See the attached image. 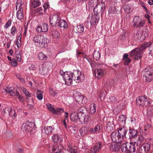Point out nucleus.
Returning a JSON list of instances; mask_svg holds the SVG:
<instances>
[{"label": "nucleus", "mask_w": 153, "mask_h": 153, "mask_svg": "<svg viewBox=\"0 0 153 153\" xmlns=\"http://www.w3.org/2000/svg\"><path fill=\"white\" fill-rule=\"evenodd\" d=\"M120 148L122 151L125 153L136 152L135 145L133 144V142H130V143L126 142L123 143Z\"/></svg>", "instance_id": "1"}, {"label": "nucleus", "mask_w": 153, "mask_h": 153, "mask_svg": "<svg viewBox=\"0 0 153 153\" xmlns=\"http://www.w3.org/2000/svg\"><path fill=\"white\" fill-rule=\"evenodd\" d=\"M47 39L46 37L41 35H36L33 38V41L36 43L39 44L41 48H44L47 46Z\"/></svg>", "instance_id": "2"}, {"label": "nucleus", "mask_w": 153, "mask_h": 153, "mask_svg": "<svg viewBox=\"0 0 153 153\" xmlns=\"http://www.w3.org/2000/svg\"><path fill=\"white\" fill-rule=\"evenodd\" d=\"M71 74L72 76L70 77L72 80V83L73 79L76 82L79 83L82 82L85 79L84 74H82L81 71L78 70H75L73 73L71 72Z\"/></svg>", "instance_id": "3"}, {"label": "nucleus", "mask_w": 153, "mask_h": 153, "mask_svg": "<svg viewBox=\"0 0 153 153\" xmlns=\"http://www.w3.org/2000/svg\"><path fill=\"white\" fill-rule=\"evenodd\" d=\"M136 102L137 104L143 107L149 106L151 104L149 99H147V97L145 96L139 97L137 98Z\"/></svg>", "instance_id": "4"}, {"label": "nucleus", "mask_w": 153, "mask_h": 153, "mask_svg": "<svg viewBox=\"0 0 153 153\" xmlns=\"http://www.w3.org/2000/svg\"><path fill=\"white\" fill-rule=\"evenodd\" d=\"M60 74L63 76L65 84L68 85H71L72 84V80L71 78L72 76L71 72L67 71L64 72L62 70H60Z\"/></svg>", "instance_id": "5"}, {"label": "nucleus", "mask_w": 153, "mask_h": 153, "mask_svg": "<svg viewBox=\"0 0 153 153\" xmlns=\"http://www.w3.org/2000/svg\"><path fill=\"white\" fill-rule=\"evenodd\" d=\"M143 76L146 77V82H150L153 79V68L149 67L143 71Z\"/></svg>", "instance_id": "6"}, {"label": "nucleus", "mask_w": 153, "mask_h": 153, "mask_svg": "<svg viewBox=\"0 0 153 153\" xmlns=\"http://www.w3.org/2000/svg\"><path fill=\"white\" fill-rule=\"evenodd\" d=\"M105 4L101 2L97 4L95 7L94 8V13L95 16H98L100 13H103L105 10Z\"/></svg>", "instance_id": "7"}, {"label": "nucleus", "mask_w": 153, "mask_h": 153, "mask_svg": "<svg viewBox=\"0 0 153 153\" xmlns=\"http://www.w3.org/2000/svg\"><path fill=\"white\" fill-rule=\"evenodd\" d=\"M35 126L34 123L27 120L25 123H24L22 124L21 129L23 131L27 132L29 130H31L32 128H33Z\"/></svg>", "instance_id": "8"}, {"label": "nucleus", "mask_w": 153, "mask_h": 153, "mask_svg": "<svg viewBox=\"0 0 153 153\" xmlns=\"http://www.w3.org/2000/svg\"><path fill=\"white\" fill-rule=\"evenodd\" d=\"M142 52L139 48H137L132 50L130 53L131 57H133L134 59H140L142 57Z\"/></svg>", "instance_id": "9"}, {"label": "nucleus", "mask_w": 153, "mask_h": 153, "mask_svg": "<svg viewBox=\"0 0 153 153\" xmlns=\"http://www.w3.org/2000/svg\"><path fill=\"white\" fill-rule=\"evenodd\" d=\"M111 139L113 142L121 143L123 139L120 135L116 132H113L111 135Z\"/></svg>", "instance_id": "10"}, {"label": "nucleus", "mask_w": 153, "mask_h": 153, "mask_svg": "<svg viewBox=\"0 0 153 153\" xmlns=\"http://www.w3.org/2000/svg\"><path fill=\"white\" fill-rule=\"evenodd\" d=\"M48 25L45 23H42L39 24L36 28L37 33H45L48 31Z\"/></svg>", "instance_id": "11"}, {"label": "nucleus", "mask_w": 153, "mask_h": 153, "mask_svg": "<svg viewBox=\"0 0 153 153\" xmlns=\"http://www.w3.org/2000/svg\"><path fill=\"white\" fill-rule=\"evenodd\" d=\"M150 149V145L148 143H146L139 146L138 152L139 153H148Z\"/></svg>", "instance_id": "12"}, {"label": "nucleus", "mask_w": 153, "mask_h": 153, "mask_svg": "<svg viewBox=\"0 0 153 153\" xmlns=\"http://www.w3.org/2000/svg\"><path fill=\"white\" fill-rule=\"evenodd\" d=\"M59 18L57 14L51 15L50 17V24L52 26H56L57 25L59 21Z\"/></svg>", "instance_id": "13"}, {"label": "nucleus", "mask_w": 153, "mask_h": 153, "mask_svg": "<svg viewBox=\"0 0 153 153\" xmlns=\"http://www.w3.org/2000/svg\"><path fill=\"white\" fill-rule=\"evenodd\" d=\"M79 120L82 124H85L87 123L90 118L88 115H86V114H78Z\"/></svg>", "instance_id": "14"}, {"label": "nucleus", "mask_w": 153, "mask_h": 153, "mask_svg": "<svg viewBox=\"0 0 153 153\" xmlns=\"http://www.w3.org/2000/svg\"><path fill=\"white\" fill-rule=\"evenodd\" d=\"M102 147V145L101 142H99L96 143L94 146L91 148L90 152V153H96L99 151Z\"/></svg>", "instance_id": "15"}, {"label": "nucleus", "mask_w": 153, "mask_h": 153, "mask_svg": "<svg viewBox=\"0 0 153 153\" xmlns=\"http://www.w3.org/2000/svg\"><path fill=\"white\" fill-rule=\"evenodd\" d=\"M6 93H8L9 95L11 96H13L16 95L18 97L20 96L19 92L18 91H16V93L15 92V89L13 87H7L5 91Z\"/></svg>", "instance_id": "16"}, {"label": "nucleus", "mask_w": 153, "mask_h": 153, "mask_svg": "<svg viewBox=\"0 0 153 153\" xmlns=\"http://www.w3.org/2000/svg\"><path fill=\"white\" fill-rule=\"evenodd\" d=\"M79 131L82 136L88 135L91 133L90 129L87 126L81 128L79 130Z\"/></svg>", "instance_id": "17"}, {"label": "nucleus", "mask_w": 153, "mask_h": 153, "mask_svg": "<svg viewBox=\"0 0 153 153\" xmlns=\"http://www.w3.org/2000/svg\"><path fill=\"white\" fill-rule=\"evenodd\" d=\"M75 98L76 102H80L82 104L86 103L85 101V100H86V98L81 95L79 93L78 94H76Z\"/></svg>", "instance_id": "18"}, {"label": "nucleus", "mask_w": 153, "mask_h": 153, "mask_svg": "<svg viewBox=\"0 0 153 153\" xmlns=\"http://www.w3.org/2000/svg\"><path fill=\"white\" fill-rule=\"evenodd\" d=\"M117 130L118 133H117L121 136L123 139H124L127 132L126 129L124 127H120L117 128Z\"/></svg>", "instance_id": "19"}, {"label": "nucleus", "mask_w": 153, "mask_h": 153, "mask_svg": "<svg viewBox=\"0 0 153 153\" xmlns=\"http://www.w3.org/2000/svg\"><path fill=\"white\" fill-rule=\"evenodd\" d=\"M53 142L54 143H60L62 141V136L57 134H55L52 137Z\"/></svg>", "instance_id": "20"}, {"label": "nucleus", "mask_w": 153, "mask_h": 153, "mask_svg": "<svg viewBox=\"0 0 153 153\" xmlns=\"http://www.w3.org/2000/svg\"><path fill=\"white\" fill-rule=\"evenodd\" d=\"M104 72L102 69L98 68L95 71V75L96 78L100 79L104 75Z\"/></svg>", "instance_id": "21"}, {"label": "nucleus", "mask_w": 153, "mask_h": 153, "mask_svg": "<svg viewBox=\"0 0 153 153\" xmlns=\"http://www.w3.org/2000/svg\"><path fill=\"white\" fill-rule=\"evenodd\" d=\"M143 30H137L134 32V36L136 40H141V37L143 36Z\"/></svg>", "instance_id": "22"}, {"label": "nucleus", "mask_w": 153, "mask_h": 153, "mask_svg": "<svg viewBox=\"0 0 153 153\" xmlns=\"http://www.w3.org/2000/svg\"><path fill=\"white\" fill-rule=\"evenodd\" d=\"M121 144L116 143L114 145L111 144L110 145L111 150L115 152L118 151L120 149V145Z\"/></svg>", "instance_id": "23"}, {"label": "nucleus", "mask_w": 153, "mask_h": 153, "mask_svg": "<svg viewBox=\"0 0 153 153\" xmlns=\"http://www.w3.org/2000/svg\"><path fill=\"white\" fill-rule=\"evenodd\" d=\"M39 68V72L40 74L44 75L47 74V70L45 64L44 63L42 64L41 66Z\"/></svg>", "instance_id": "24"}, {"label": "nucleus", "mask_w": 153, "mask_h": 153, "mask_svg": "<svg viewBox=\"0 0 153 153\" xmlns=\"http://www.w3.org/2000/svg\"><path fill=\"white\" fill-rule=\"evenodd\" d=\"M16 17L19 20H21L23 18V9L22 7L20 8L17 11Z\"/></svg>", "instance_id": "25"}, {"label": "nucleus", "mask_w": 153, "mask_h": 153, "mask_svg": "<svg viewBox=\"0 0 153 153\" xmlns=\"http://www.w3.org/2000/svg\"><path fill=\"white\" fill-rule=\"evenodd\" d=\"M7 110L9 115L13 119H15L16 116L15 110L12 109L11 107H8Z\"/></svg>", "instance_id": "26"}, {"label": "nucleus", "mask_w": 153, "mask_h": 153, "mask_svg": "<svg viewBox=\"0 0 153 153\" xmlns=\"http://www.w3.org/2000/svg\"><path fill=\"white\" fill-rule=\"evenodd\" d=\"M99 16H92L90 20V24L91 25H94L98 21L99 19Z\"/></svg>", "instance_id": "27"}, {"label": "nucleus", "mask_w": 153, "mask_h": 153, "mask_svg": "<svg viewBox=\"0 0 153 153\" xmlns=\"http://www.w3.org/2000/svg\"><path fill=\"white\" fill-rule=\"evenodd\" d=\"M137 132L136 130L132 129H129V136L130 138H136L137 136Z\"/></svg>", "instance_id": "28"}, {"label": "nucleus", "mask_w": 153, "mask_h": 153, "mask_svg": "<svg viewBox=\"0 0 153 153\" xmlns=\"http://www.w3.org/2000/svg\"><path fill=\"white\" fill-rule=\"evenodd\" d=\"M70 119L73 121H77L79 119L78 114L75 112H73L70 115Z\"/></svg>", "instance_id": "29"}, {"label": "nucleus", "mask_w": 153, "mask_h": 153, "mask_svg": "<svg viewBox=\"0 0 153 153\" xmlns=\"http://www.w3.org/2000/svg\"><path fill=\"white\" fill-rule=\"evenodd\" d=\"M57 26H59L61 27L64 28H66L68 27V25L66 22L64 20H59Z\"/></svg>", "instance_id": "30"}, {"label": "nucleus", "mask_w": 153, "mask_h": 153, "mask_svg": "<svg viewBox=\"0 0 153 153\" xmlns=\"http://www.w3.org/2000/svg\"><path fill=\"white\" fill-rule=\"evenodd\" d=\"M61 146H54L52 148V151L54 153H62L63 151H62V148Z\"/></svg>", "instance_id": "31"}, {"label": "nucleus", "mask_w": 153, "mask_h": 153, "mask_svg": "<svg viewBox=\"0 0 153 153\" xmlns=\"http://www.w3.org/2000/svg\"><path fill=\"white\" fill-rule=\"evenodd\" d=\"M114 125L113 123L109 121L107 123L106 126V130L108 132H110L113 131L114 130L113 127Z\"/></svg>", "instance_id": "32"}, {"label": "nucleus", "mask_w": 153, "mask_h": 153, "mask_svg": "<svg viewBox=\"0 0 153 153\" xmlns=\"http://www.w3.org/2000/svg\"><path fill=\"white\" fill-rule=\"evenodd\" d=\"M39 60L42 61H45L47 59L48 57L46 55L44 54L42 52H40L38 56Z\"/></svg>", "instance_id": "33"}, {"label": "nucleus", "mask_w": 153, "mask_h": 153, "mask_svg": "<svg viewBox=\"0 0 153 153\" xmlns=\"http://www.w3.org/2000/svg\"><path fill=\"white\" fill-rule=\"evenodd\" d=\"M84 27L83 25H79L76 26V33H82L84 32Z\"/></svg>", "instance_id": "34"}, {"label": "nucleus", "mask_w": 153, "mask_h": 153, "mask_svg": "<svg viewBox=\"0 0 153 153\" xmlns=\"http://www.w3.org/2000/svg\"><path fill=\"white\" fill-rule=\"evenodd\" d=\"M45 132L47 134H50L52 133L53 128L51 126H47L44 128Z\"/></svg>", "instance_id": "35"}, {"label": "nucleus", "mask_w": 153, "mask_h": 153, "mask_svg": "<svg viewBox=\"0 0 153 153\" xmlns=\"http://www.w3.org/2000/svg\"><path fill=\"white\" fill-rule=\"evenodd\" d=\"M124 10L127 13L132 11V7L130 4H125L123 6Z\"/></svg>", "instance_id": "36"}, {"label": "nucleus", "mask_w": 153, "mask_h": 153, "mask_svg": "<svg viewBox=\"0 0 153 153\" xmlns=\"http://www.w3.org/2000/svg\"><path fill=\"white\" fill-rule=\"evenodd\" d=\"M100 130V125H97L95 126L94 128H91L90 129V132L91 133L94 134L99 131Z\"/></svg>", "instance_id": "37"}, {"label": "nucleus", "mask_w": 153, "mask_h": 153, "mask_svg": "<svg viewBox=\"0 0 153 153\" xmlns=\"http://www.w3.org/2000/svg\"><path fill=\"white\" fill-rule=\"evenodd\" d=\"M141 19L140 17L138 16H134L133 19V21L132 23L133 24V27H135L137 24L139 22V21Z\"/></svg>", "instance_id": "38"}, {"label": "nucleus", "mask_w": 153, "mask_h": 153, "mask_svg": "<svg viewBox=\"0 0 153 153\" xmlns=\"http://www.w3.org/2000/svg\"><path fill=\"white\" fill-rule=\"evenodd\" d=\"M137 141V145H140L144 140L143 137L141 135H139L137 139H136Z\"/></svg>", "instance_id": "39"}, {"label": "nucleus", "mask_w": 153, "mask_h": 153, "mask_svg": "<svg viewBox=\"0 0 153 153\" xmlns=\"http://www.w3.org/2000/svg\"><path fill=\"white\" fill-rule=\"evenodd\" d=\"M96 2H94V0H90L89 1L88 3V8L90 10H92L93 8H94V7L95 5Z\"/></svg>", "instance_id": "40"}, {"label": "nucleus", "mask_w": 153, "mask_h": 153, "mask_svg": "<svg viewBox=\"0 0 153 153\" xmlns=\"http://www.w3.org/2000/svg\"><path fill=\"white\" fill-rule=\"evenodd\" d=\"M109 13V14L113 13L116 14L117 12V10L115 7L111 6L108 9Z\"/></svg>", "instance_id": "41"}, {"label": "nucleus", "mask_w": 153, "mask_h": 153, "mask_svg": "<svg viewBox=\"0 0 153 153\" xmlns=\"http://www.w3.org/2000/svg\"><path fill=\"white\" fill-rule=\"evenodd\" d=\"M145 22L144 20L141 19L139 21V22L137 23V25L135 26V27L136 28H140L143 27L145 24Z\"/></svg>", "instance_id": "42"}, {"label": "nucleus", "mask_w": 153, "mask_h": 153, "mask_svg": "<svg viewBox=\"0 0 153 153\" xmlns=\"http://www.w3.org/2000/svg\"><path fill=\"white\" fill-rule=\"evenodd\" d=\"M64 112V110L62 108H58L56 109H54L52 113L56 114H59Z\"/></svg>", "instance_id": "43"}, {"label": "nucleus", "mask_w": 153, "mask_h": 153, "mask_svg": "<svg viewBox=\"0 0 153 153\" xmlns=\"http://www.w3.org/2000/svg\"><path fill=\"white\" fill-rule=\"evenodd\" d=\"M100 57V53L99 52L95 51L93 55V58L97 60H99Z\"/></svg>", "instance_id": "44"}, {"label": "nucleus", "mask_w": 153, "mask_h": 153, "mask_svg": "<svg viewBox=\"0 0 153 153\" xmlns=\"http://www.w3.org/2000/svg\"><path fill=\"white\" fill-rule=\"evenodd\" d=\"M41 4V2L39 1L34 0L32 2V6L35 8L40 5Z\"/></svg>", "instance_id": "45"}, {"label": "nucleus", "mask_w": 153, "mask_h": 153, "mask_svg": "<svg viewBox=\"0 0 153 153\" xmlns=\"http://www.w3.org/2000/svg\"><path fill=\"white\" fill-rule=\"evenodd\" d=\"M150 42H146L144 44L142 45L140 47V48H139V49H140V51H142H142L146 49L147 47H148L149 46H150Z\"/></svg>", "instance_id": "46"}, {"label": "nucleus", "mask_w": 153, "mask_h": 153, "mask_svg": "<svg viewBox=\"0 0 153 153\" xmlns=\"http://www.w3.org/2000/svg\"><path fill=\"white\" fill-rule=\"evenodd\" d=\"M95 104L93 103L91 104L90 106V111L91 114H94L96 111Z\"/></svg>", "instance_id": "47"}, {"label": "nucleus", "mask_w": 153, "mask_h": 153, "mask_svg": "<svg viewBox=\"0 0 153 153\" xmlns=\"http://www.w3.org/2000/svg\"><path fill=\"white\" fill-rule=\"evenodd\" d=\"M86 111V108L84 107H82L79 108L78 110V114H85Z\"/></svg>", "instance_id": "48"}, {"label": "nucleus", "mask_w": 153, "mask_h": 153, "mask_svg": "<svg viewBox=\"0 0 153 153\" xmlns=\"http://www.w3.org/2000/svg\"><path fill=\"white\" fill-rule=\"evenodd\" d=\"M17 32V29L15 26H13L11 29L10 33L13 36H14Z\"/></svg>", "instance_id": "49"}, {"label": "nucleus", "mask_w": 153, "mask_h": 153, "mask_svg": "<svg viewBox=\"0 0 153 153\" xmlns=\"http://www.w3.org/2000/svg\"><path fill=\"white\" fill-rule=\"evenodd\" d=\"M68 147L69 149H70L71 153H78L77 147H75L74 148H72L71 145H69Z\"/></svg>", "instance_id": "50"}, {"label": "nucleus", "mask_w": 153, "mask_h": 153, "mask_svg": "<svg viewBox=\"0 0 153 153\" xmlns=\"http://www.w3.org/2000/svg\"><path fill=\"white\" fill-rule=\"evenodd\" d=\"M52 36L53 38H59V33L56 31L53 32Z\"/></svg>", "instance_id": "51"}, {"label": "nucleus", "mask_w": 153, "mask_h": 153, "mask_svg": "<svg viewBox=\"0 0 153 153\" xmlns=\"http://www.w3.org/2000/svg\"><path fill=\"white\" fill-rule=\"evenodd\" d=\"M46 105L47 106L48 109L52 113H53L54 109V107L51 104H47Z\"/></svg>", "instance_id": "52"}, {"label": "nucleus", "mask_w": 153, "mask_h": 153, "mask_svg": "<svg viewBox=\"0 0 153 153\" xmlns=\"http://www.w3.org/2000/svg\"><path fill=\"white\" fill-rule=\"evenodd\" d=\"M12 21L11 19H9L4 26V28L7 29L11 25Z\"/></svg>", "instance_id": "53"}, {"label": "nucleus", "mask_w": 153, "mask_h": 153, "mask_svg": "<svg viewBox=\"0 0 153 153\" xmlns=\"http://www.w3.org/2000/svg\"><path fill=\"white\" fill-rule=\"evenodd\" d=\"M49 93L51 95L53 96L56 95L57 94V92H56L55 91H54L51 88H50Z\"/></svg>", "instance_id": "54"}, {"label": "nucleus", "mask_w": 153, "mask_h": 153, "mask_svg": "<svg viewBox=\"0 0 153 153\" xmlns=\"http://www.w3.org/2000/svg\"><path fill=\"white\" fill-rule=\"evenodd\" d=\"M147 114L149 117L151 118L153 115V111H151L148 109L147 110Z\"/></svg>", "instance_id": "55"}, {"label": "nucleus", "mask_w": 153, "mask_h": 153, "mask_svg": "<svg viewBox=\"0 0 153 153\" xmlns=\"http://www.w3.org/2000/svg\"><path fill=\"white\" fill-rule=\"evenodd\" d=\"M12 61L11 62V65L14 66H16L17 65V62L16 59H13Z\"/></svg>", "instance_id": "56"}, {"label": "nucleus", "mask_w": 153, "mask_h": 153, "mask_svg": "<svg viewBox=\"0 0 153 153\" xmlns=\"http://www.w3.org/2000/svg\"><path fill=\"white\" fill-rule=\"evenodd\" d=\"M22 37V35H21V37L20 38L19 41V39L16 42V45L17 47L18 48H20L21 45V39Z\"/></svg>", "instance_id": "57"}, {"label": "nucleus", "mask_w": 153, "mask_h": 153, "mask_svg": "<svg viewBox=\"0 0 153 153\" xmlns=\"http://www.w3.org/2000/svg\"><path fill=\"white\" fill-rule=\"evenodd\" d=\"M16 57L18 62H20L21 61V56L19 53H18L16 54Z\"/></svg>", "instance_id": "58"}, {"label": "nucleus", "mask_w": 153, "mask_h": 153, "mask_svg": "<svg viewBox=\"0 0 153 153\" xmlns=\"http://www.w3.org/2000/svg\"><path fill=\"white\" fill-rule=\"evenodd\" d=\"M109 99L111 102H115L117 101V98L114 96H112L110 97Z\"/></svg>", "instance_id": "59"}, {"label": "nucleus", "mask_w": 153, "mask_h": 153, "mask_svg": "<svg viewBox=\"0 0 153 153\" xmlns=\"http://www.w3.org/2000/svg\"><path fill=\"white\" fill-rule=\"evenodd\" d=\"M37 97L39 100H41L43 98V94L42 93H38L37 94Z\"/></svg>", "instance_id": "60"}, {"label": "nucleus", "mask_w": 153, "mask_h": 153, "mask_svg": "<svg viewBox=\"0 0 153 153\" xmlns=\"http://www.w3.org/2000/svg\"><path fill=\"white\" fill-rule=\"evenodd\" d=\"M131 59L130 58H127L124 62L125 65H128L129 63L131 62Z\"/></svg>", "instance_id": "61"}, {"label": "nucleus", "mask_w": 153, "mask_h": 153, "mask_svg": "<svg viewBox=\"0 0 153 153\" xmlns=\"http://www.w3.org/2000/svg\"><path fill=\"white\" fill-rule=\"evenodd\" d=\"M43 7L44 10H45L47 9L50 6L47 3H45L43 5Z\"/></svg>", "instance_id": "62"}, {"label": "nucleus", "mask_w": 153, "mask_h": 153, "mask_svg": "<svg viewBox=\"0 0 153 153\" xmlns=\"http://www.w3.org/2000/svg\"><path fill=\"white\" fill-rule=\"evenodd\" d=\"M25 94L26 96L28 97H31L33 96V94L30 93L28 91H27L26 93H25Z\"/></svg>", "instance_id": "63"}, {"label": "nucleus", "mask_w": 153, "mask_h": 153, "mask_svg": "<svg viewBox=\"0 0 153 153\" xmlns=\"http://www.w3.org/2000/svg\"><path fill=\"white\" fill-rule=\"evenodd\" d=\"M149 51V54H150V55H151V56L153 57V47L151 48H150Z\"/></svg>", "instance_id": "64"}]
</instances>
